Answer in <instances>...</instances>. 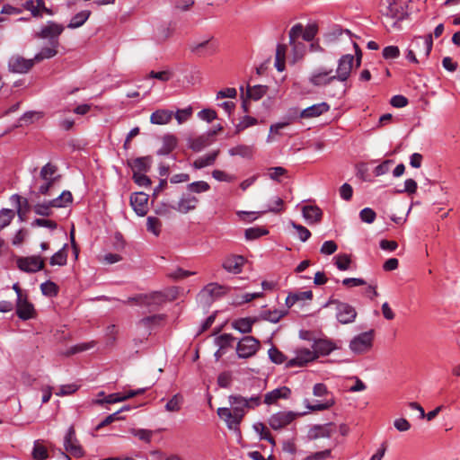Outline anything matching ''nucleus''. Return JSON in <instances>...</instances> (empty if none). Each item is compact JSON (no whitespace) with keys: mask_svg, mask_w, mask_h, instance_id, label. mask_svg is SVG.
Instances as JSON below:
<instances>
[{"mask_svg":"<svg viewBox=\"0 0 460 460\" xmlns=\"http://www.w3.org/2000/svg\"><path fill=\"white\" fill-rule=\"evenodd\" d=\"M304 414H305V412L301 413L292 411H279L272 414L269 418L268 422L272 429L279 430L289 425L297 416H302Z\"/></svg>","mask_w":460,"mask_h":460,"instance_id":"0eeeda50","label":"nucleus"},{"mask_svg":"<svg viewBox=\"0 0 460 460\" xmlns=\"http://www.w3.org/2000/svg\"><path fill=\"white\" fill-rule=\"evenodd\" d=\"M235 338L230 333H223L214 339V343L217 345L221 350L226 351L228 348L233 346Z\"/></svg>","mask_w":460,"mask_h":460,"instance_id":"f704fd0d","label":"nucleus"},{"mask_svg":"<svg viewBox=\"0 0 460 460\" xmlns=\"http://www.w3.org/2000/svg\"><path fill=\"white\" fill-rule=\"evenodd\" d=\"M43 0H28L23 4V8L30 11L32 16L41 17Z\"/></svg>","mask_w":460,"mask_h":460,"instance_id":"a19ab883","label":"nucleus"},{"mask_svg":"<svg viewBox=\"0 0 460 460\" xmlns=\"http://www.w3.org/2000/svg\"><path fill=\"white\" fill-rule=\"evenodd\" d=\"M318 32V25L315 22L309 23L304 28L303 40L305 41H312Z\"/></svg>","mask_w":460,"mask_h":460,"instance_id":"bf43d9fd","label":"nucleus"},{"mask_svg":"<svg viewBox=\"0 0 460 460\" xmlns=\"http://www.w3.org/2000/svg\"><path fill=\"white\" fill-rule=\"evenodd\" d=\"M31 454L34 460H46L49 456L46 447L39 440L34 442Z\"/></svg>","mask_w":460,"mask_h":460,"instance_id":"a18cd8bd","label":"nucleus"},{"mask_svg":"<svg viewBox=\"0 0 460 460\" xmlns=\"http://www.w3.org/2000/svg\"><path fill=\"white\" fill-rule=\"evenodd\" d=\"M291 395V390L288 386H281L268 392L264 397V403L271 405L277 403L279 399H288Z\"/></svg>","mask_w":460,"mask_h":460,"instance_id":"aec40b11","label":"nucleus"},{"mask_svg":"<svg viewBox=\"0 0 460 460\" xmlns=\"http://www.w3.org/2000/svg\"><path fill=\"white\" fill-rule=\"evenodd\" d=\"M64 26L54 22H49L44 25L36 37L40 39H48L51 41H58V38L64 31Z\"/></svg>","mask_w":460,"mask_h":460,"instance_id":"dca6fc26","label":"nucleus"},{"mask_svg":"<svg viewBox=\"0 0 460 460\" xmlns=\"http://www.w3.org/2000/svg\"><path fill=\"white\" fill-rule=\"evenodd\" d=\"M335 265L340 270H347L349 269L351 259L349 254H338L334 257Z\"/></svg>","mask_w":460,"mask_h":460,"instance_id":"864d4df0","label":"nucleus"},{"mask_svg":"<svg viewBox=\"0 0 460 460\" xmlns=\"http://www.w3.org/2000/svg\"><path fill=\"white\" fill-rule=\"evenodd\" d=\"M268 87L266 85L256 84L252 87H247V96L253 101L261 100L267 93Z\"/></svg>","mask_w":460,"mask_h":460,"instance_id":"4c0bfd02","label":"nucleus"},{"mask_svg":"<svg viewBox=\"0 0 460 460\" xmlns=\"http://www.w3.org/2000/svg\"><path fill=\"white\" fill-rule=\"evenodd\" d=\"M269 231L262 227H250L245 230L244 235L247 240H255L268 234Z\"/></svg>","mask_w":460,"mask_h":460,"instance_id":"603ef678","label":"nucleus"},{"mask_svg":"<svg viewBox=\"0 0 460 460\" xmlns=\"http://www.w3.org/2000/svg\"><path fill=\"white\" fill-rule=\"evenodd\" d=\"M172 112L167 110H157L150 116V121L156 125H164L171 121Z\"/></svg>","mask_w":460,"mask_h":460,"instance_id":"2f4dec72","label":"nucleus"},{"mask_svg":"<svg viewBox=\"0 0 460 460\" xmlns=\"http://www.w3.org/2000/svg\"><path fill=\"white\" fill-rule=\"evenodd\" d=\"M329 110H330V105L327 102H323L314 104L310 107H307V108L302 110L299 113V116L302 119L315 118V117H319L322 114L327 112Z\"/></svg>","mask_w":460,"mask_h":460,"instance_id":"412c9836","label":"nucleus"},{"mask_svg":"<svg viewBox=\"0 0 460 460\" xmlns=\"http://www.w3.org/2000/svg\"><path fill=\"white\" fill-rule=\"evenodd\" d=\"M312 349L315 352L316 358H317L319 356L329 355L331 352H332L336 349V346L330 340L318 339L314 341Z\"/></svg>","mask_w":460,"mask_h":460,"instance_id":"4be33fe9","label":"nucleus"},{"mask_svg":"<svg viewBox=\"0 0 460 460\" xmlns=\"http://www.w3.org/2000/svg\"><path fill=\"white\" fill-rule=\"evenodd\" d=\"M375 331L369 330L356 335L349 342V349L355 354H363L373 347Z\"/></svg>","mask_w":460,"mask_h":460,"instance_id":"39448f33","label":"nucleus"},{"mask_svg":"<svg viewBox=\"0 0 460 460\" xmlns=\"http://www.w3.org/2000/svg\"><path fill=\"white\" fill-rule=\"evenodd\" d=\"M331 305H335V316L340 323L349 324L355 321L357 317V311L354 306L332 297L326 302L324 307L330 306Z\"/></svg>","mask_w":460,"mask_h":460,"instance_id":"f03ea898","label":"nucleus"},{"mask_svg":"<svg viewBox=\"0 0 460 460\" xmlns=\"http://www.w3.org/2000/svg\"><path fill=\"white\" fill-rule=\"evenodd\" d=\"M302 214L308 224H314L321 221L323 211L317 206L306 205L302 208Z\"/></svg>","mask_w":460,"mask_h":460,"instance_id":"5701e85b","label":"nucleus"},{"mask_svg":"<svg viewBox=\"0 0 460 460\" xmlns=\"http://www.w3.org/2000/svg\"><path fill=\"white\" fill-rule=\"evenodd\" d=\"M18 267L21 270L33 273L44 268L45 262L40 256L32 255L20 258L17 261Z\"/></svg>","mask_w":460,"mask_h":460,"instance_id":"f8f14e48","label":"nucleus"},{"mask_svg":"<svg viewBox=\"0 0 460 460\" xmlns=\"http://www.w3.org/2000/svg\"><path fill=\"white\" fill-rule=\"evenodd\" d=\"M50 44V47L41 49V50L35 55L33 58L34 62H40L43 59L51 58L58 54L57 48L58 46V41H51Z\"/></svg>","mask_w":460,"mask_h":460,"instance_id":"473e14b6","label":"nucleus"},{"mask_svg":"<svg viewBox=\"0 0 460 460\" xmlns=\"http://www.w3.org/2000/svg\"><path fill=\"white\" fill-rule=\"evenodd\" d=\"M411 47L418 51L420 55L428 58L433 47L432 34L415 37L411 41Z\"/></svg>","mask_w":460,"mask_h":460,"instance_id":"4468645a","label":"nucleus"},{"mask_svg":"<svg viewBox=\"0 0 460 460\" xmlns=\"http://www.w3.org/2000/svg\"><path fill=\"white\" fill-rule=\"evenodd\" d=\"M34 59H26L20 55H13L8 60V70L12 73L24 74L34 66Z\"/></svg>","mask_w":460,"mask_h":460,"instance_id":"9b49d317","label":"nucleus"},{"mask_svg":"<svg viewBox=\"0 0 460 460\" xmlns=\"http://www.w3.org/2000/svg\"><path fill=\"white\" fill-rule=\"evenodd\" d=\"M64 447L66 452L75 457L84 456V450L80 446L76 437L75 431L73 427H70L64 438Z\"/></svg>","mask_w":460,"mask_h":460,"instance_id":"ddd939ff","label":"nucleus"},{"mask_svg":"<svg viewBox=\"0 0 460 460\" xmlns=\"http://www.w3.org/2000/svg\"><path fill=\"white\" fill-rule=\"evenodd\" d=\"M172 151V137L166 136L163 140L162 146L157 150L158 155H168Z\"/></svg>","mask_w":460,"mask_h":460,"instance_id":"e2e57ef3","label":"nucleus"},{"mask_svg":"<svg viewBox=\"0 0 460 460\" xmlns=\"http://www.w3.org/2000/svg\"><path fill=\"white\" fill-rule=\"evenodd\" d=\"M124 401L125 397H123V393H115L107 395L104 399H94L92 401V404L102 405L103 403H116Z\"/></svg>","mask_w":460,"mask_h":460,"instance_id":"37998d69","label":"nucleus"},{"mask_svg":"<svg viewBox=\"0 0 460 460\" xmlns=\"http://www.w3.org/2000/svg\"><path fill=\"white\" fill-rule=\"evenodd\" d=\"M260 341L252 336H244L237 343L236 353L240 358H248L256 354Z\"/></svg>","mask_w":460,"mask_h":460,"instance_id":"423d86ee","label":"nucleus"},{"mask_svg":"<svg viewBox=\"0 0 460 460\" xmlns=\"http://www.w3.org/2000/svg\"><path fill=\"white\" fill-rule=\"evenodd\" d=\"M66 244L62 249L54 253L50 258L49 263L52 266H64L67 261V253L66 252Z\"/></svg>","mask_w":460,"mask_h":460,"instance_id":"c03bdc74","label":"nucleus"},{"mask_svg":"<svg viewBox=\"0 0 460 460\" xmlns=\"http://www.w3.org/2000/svg\"><path fill=\"white\" fill-rule=\"evenodd\" d=\"M359 217L361 221L367 224H372L376 217V214L372 208H365L359 212Z\"/></svg>","mask_w":460,"mask_h":460,"instance_id":"774afa93","label":"nucleus"},{"mask_svg":"<svg viewBox=\"0 0 460 460\" xmlns=\"http://www.w3.org/2000/svg\"><path fill=\"white\" fill-rule=\"evenodd\" d=\"M299 113H300V111L297 108H296V107L290 108L288 111V113H287V118L288 119V121H287V122H279V123H276L274 125H271L270 126V132L277 134L279 129L284 128L287 126H288L290 121L295 120V119L300 118Z\"/></svg>","mask_w":460,"mask_h":460,"instance_id":"c756f323","label":"nucleus"},{"mask_svg":"<svg viewBox=\"0 0 460 460\" xmlns=\"http://www.w3.org/2000/svg\"><path fill=\"white\" fill-rule=\"evenodd\" d=\"M43 295L55 296L58 294V286L52 281H46L40 285Z\"/></svg>","mask_w":460,"mask_h":460,"instance_id":"69168bd1","label":"nucleus"},{"mask_svg":"<svg viewBox=\"0 0 460 460\" xmlns=\"http://www.w3.org/2000/svg\"><path fill=\"white\" fill-rule=\"evenodd\" d=\"M228 402L230 403V406L232 407V412L234 416L235 421H238V423L240 424L245 415V409H247L246 406L243 405L242 402H232L230 400V396L228 397Z\"/></svg>","mask_w":460,"mask_h":460,"instance_id":"09e8293b","label":"nucleus"},{"mask_svg":"<svg viewBox=\"0 0 460 460\" xmlns=\"http://www.w3.org/2000/svg\"><path fill=\"white\" fill-rule=\"evenodd\" d=\"M305 407L312 411L328 410L335 404L334 397L332 395L323 402H317L315 404H310L308 399H305Z\"/></svg>","mask_w":460,"mask_h":460,"instance_id":"e433bc0d","label":"nucleus"},{"mask_svg":"<svg viewBox=\"0 0 460 460\" xmlns=\"http://www.w3.org/2000/svg\"><path fill=\"white\" fill-rule=\"evenodd\" d=\"M14 217V212L12 209L3 208L0 210V231L7 226Z\"/></svg>","mask_w":460,"mask_h":460,"instance_id":"13d9d810","label":"nucleus"},{"mask_svg":"<svg viewBox=\"0 0 460 460\" xmlns=\"http://www.w3.org/2000/svg\"><path fill=\"white\" fill-rule=\"evenodd\" d=\"M150 166V160L147 157H140L131 162L133 173H143L146 172Z\"/></svg>","mask_w":460,"mask_h":460,"instance_id":"79ce46f5","label":"nucleus"},{"mask_svg":"<svg viewBox=\"0 0 460 460\" xmlns=\"http://www.w3.org/2000/svg\"><path fill=\"white\" fill-rule=\"evenodd\" d=\"M256 322V318H239L233 322V327L239 331L241 333H250L252 329V324Z\"/></svg>","mask_w":460,"mask_h":460,"instance_id":"7c9ffc66","label":"nucleus"},{"mask_svg":"<svg viewBox=\"0 0 460 460\" xmlns=\"http://www.w3.org/2000/svg\"><path fill=\"white\" fill-rule=\"evenodd\" d=\"M52 208L54 207L50 204V201H49L36 204L33 210L37 215L48 217L51 215Z\"/></svg>","mask_w":460,"mask_h":460,"instance_id":"052dcab7","label":"nucleus"},{"mask_svg":"<svg viewBox=\"0 0 460 460\" xmlns=\"http://www.w3.org/2000/svg\"><path fill=\"white\" fill-rule=\"evenodd\" d=\"M198 199L190 194H186L181 197L178 202V209L182 213L194 209L198 204Z\"/></svg>","mask_w":460,"mask_h":460,"instance_id":"c85d7f7f","label":"nucleus"},{"mask_svg":"<svg viewBox=\"0 0 460 460\" xmlns=\"http://www.w3.org/2000/svg\"><path fill=\"white\" fill-rule=\"evenodd\" d=\"M130 433L139 440L149 443L155 434V431L144 429H133L130 430Z\"/></svg>","mask_w":460,"mask_h":460,"instance_id":"de8ad7c7","label":"nucleus"},{"mask_svg":"<svg viewBox=\"0 0 460 460\" xmlns=\"http://www.w3.org/2000/svg\"><path fill=\"white\" fill-rule=\"evenodd\" d=\"M258 123L257 119L245 115L242 118L240 122L235 126V133L239 134L249 127L254 126Z\"/></svg>","mask_w":460,"mask_h":460,"instance_id":"8fccbe9b","label":"nucleus"},{"mask_svg":"<svg viewBox=\"0 0 460 460\" xmlns=\"http://www.w3.org/2000/svg\"><path fill=\"white\" fill-rule=\"evenodd\" d=\"M231 156H241L246 159H252L254 154V147L247 145H237L228 150Z\"/></svg>","mask_w":460,"mask_h":460,"instance_id":"cd10ccee","label":"nucleus"},{"mask_svg":"<svg viewBox=\"0 0 460 460\" xmlns=\"http://www.w3.org/2000/svg\"><path fill=\"white\" fill-rule=\"evenodd\" d=\"M353 62L354 56L351 54H345L340 58L336 74L334 75L338 81L346 82L348 80L351 73Z\"/></svg>","mask_w":460,"mask_h":460,"instance_id":"9d476101","label":"nucleus"},{"mask_svg":"<svg viewBox=\"0 0 460 460\" xmlns=\"http://www.w3.org/2000/svg\"><path fill=\"white\" fill-rule=\"evenodd\" d=\"M287 46L278 44L275 56V67L278 71L282 72L285 69Z\"/></svg>","mask_w":460,"mask_h":460,"instance_id":"c9c22d12","label":"nucleus"},{"mask_svg":"<svg viewBox=\"0 0 460 460\" xmlns=\"http://www.w3.org/2000/svg\"><path fill=\"white\" fill-rule=\"evenodd\" d=\"M334 80L337 79L333 75V69H327L325 67H320L314 70L309 77V83L314 86H324L331 84Z\"/></svg>","mask_w":460,"mask_h":460,"instance_id":"1a4fd4ad","label":"nucleus"},{"mask_svg":"<svg viewBox=\"0 0 460 460\" xmlns=\"http://www.w3.org/2000/svg\"><path fill=\"white\" fill-rule=\"evenodd\" d=\"M382 55L385 59H394L399 58L400 49L397 46L390 45L383 49Z\"/></svg>","mask_w":460,"mask_h":460,"instance_id":"0e129e2a","label":"nucleus"},{"mask_svg":"<svg viewBox=\"0 0 460 460\" xmlns=\"http://www.w3.org/2000/svg\"><path fill=\"white\" fill-rule=\"evenodd\" d=\"M232 374L229 371H224L217 376V385L222 388H228L232 384Z\"/></svg>","mask_w":460,"mask_h":460,"instance_id":"338daca9","label":"nucleus"},{"mask_svg":"<svg viewBox=\"0 0 460 460\" xmlns=\"http://www.w3.org/2000/svg\"><path fill=\"white\" fill-rule=\"evenodd\" d=\"M247 260L243 255L231 253L223 259L221 266L226 272L237 275L243 271V268Z\"/></svg>","mask_w":460,"mask_h":460,"instance_id":"6e6552de","label":"nucleus"},{"mask_svg":"<svg viewBox=\"0 0 460 460\" xmlns=\"http://www.w3.org/2000/svg\"><path fill=\"white\" fill-rule=\"evenodd\" d=\"M90 15H91V11H89V10H83V11L77 13L71 18L67 27L70 29H75V28L81 27L88 20Z\"/></svg>","mask_w":460,"mask_h":460,"instance_id":"72a5a7b5","label":"nucleus"},{"mask_svg":"<svg viewBox=\"0 0 460 460\" xmlns=\"http://www.w3.org/2000/svg\"><path fill=\"white\" fill-rule=\"evenodd\" d=\"M219 150H214L208 154H207L206 155H203V156H200L199 158H197L194 162H193V167L195 169H202L204 167H207V166H209V165H212L215 164L218 155H219Z\"/></svg>","mask_w":460,"mask_h":460,"instance_id":"bb28decb","label":"nucleus"},{"mask_svg":"<svg viewBox=\"0 0 460 460\" xmlns=\"http://www.w3.org/2000/svg\"><path fill=\"white\" fill-rule=\"evenodd\" d=\"M73 201V197L70 191L64 190L58 198L50 200V204L54 208H64Z\"/></svg>","mask_w":460,"mask_h":460,"instance_id":"ea45409f","label":"nucleus"},{"mask_svg":"<svg viewBox=\"0 0 460 460\" xmlns=\"http://www.w3.org/2000/svg\"><path fill=\"white\" fill-rule=\"evenodd\" d=\"M336 432V425L332 422L325 423L323 425H314L309 430L308 437L311 439H317L320 438H331Z\"/></svg>","mask_w":460,"mask_h":460,"instance_id":"6ab92c4d","label":"nucleus"},{"mask_svg":"<svg viewBox=\"0 0 460 460\" xmlns=\"http://www.w3.org/2000/svg\"><path fill=\"white\" fill-rule=\"evenodd\" d=\"M137 304L145 305H160L165 301V296L161 292H154L149 295H141L133 298Z\"/></svg>","mask_w":460,"mask_h":460,"instance_id":"b1692460","label":"nucleus"},{"mask_svg":"<svg viewBox=\"0 0 460 460\" xmlns=\"http://www.w3.org/2000/svg\"><path fill=\"white\" fill-rule=\"evenodd\" d=\"M314 359H316V355L314 349H303L297 351L296 356L294 358L286 362V367H301Z\"/></svg>","mask_w":460,"mask_h":460,"instance_id":"2eb2a0df","label":"nucleus"},{"mask_svg":"<svg viewBox=\"0 0 460 460\" xmlns=\"http://www.w3.org/2000/svg\"><path fill=\"white\" fill-rule=\"evenodd\" d=\"M218 417L225 420L226 427L229 429L237 430L239 429V423L238 421H235L234 416L232 412V410L227 407H220L217 409V411Z\"/></svg>","mask_w":460,"mask_h":460,"instance_id":"a878e982","label":"nucleus"},{"mask_svg":"<svg viewBox=\"0 0 460 460\" xmlns=\"http://www.w3.org/2000/svg\"><path fill=\"white\" fill-rule=\"evenodd\" d=\"M60 177L55 164L51 163L45 164L40 172V180L42 182L38 188L39 193L47 195L49 190L60 180Z\"/></svg>","mask_w":460,"mask_h":460,"instance_id":"7ed1b4c3","label":"nucleus"},{"mask_svg":"<svg viewBox=\"0 0 460 460\" xmlns=\"http://www.w3.org/2000/svg\"><path fill=\"white\" fill-rule=\"evenodd\" d=\"M268 355H269V358L270 359L275 363V364H282L284 362L287 361V357L284 355L283 352H281L278 348H276L275 346H272L269 350H268Z\"/></svg>","mask_w":460,"mask_h":460,"instance_id":"3c124183","label":"nucleus"},{"mask_svg":"<svg viewBox=\"0 0 460 460\" xmlns=\"http://www.w3.org/2000/svg\"><path fill=\"white\" fill-rule=\"evenodd\" d=\"M193 114V109L191 106H188L184 109H177L174 111V119L177 120L179 124H182L189 120Z\"/></svg>","mask_w":460,"mask_h":460,"instance_id":"49530a36","label":"nucleus"},{"mask_svg":"<svg viewBox=\"0 0 460 460\" xmlns=\"http://www.w3.org/2000/svg\"><path fill=\"white\" fill-rule=\"evenodd\" d=\"M219 42L214 37H209L200 42H193L189 45L190 51L199 58H208L217 53Z\"/></svg>","mask_w":460,"mask_h":460,"instance_id":"20e7f679","label":"nucleus"},{"mask_svg":"<svg viewBox=\"0 0 460 460\" xmlns=\"http://www.w3.org/2000/svg\"><path fill=\"white\" fill-rule=\"evenodd\" d=\"M161 221L155 217H148L146 219V228L147 231L154 234L155 236H158L161 232Z\"/></svg>","mask_w":460,"mask_h":460,"instance_id":"5fc2aeb1","label":"nucleus"},{"mask_svg":"<svg viewBox=\"0 0 460 460\" xmlns=\"http://www.w3.org/2000/svg\"><path fill=\"white\" fill-rule=\"evenodd\" d=\"M148 195L144 192H136L130 196V205L140 217L145 216L148 210Z\"/></svg>","mask_w":460,"mask_h":460,"instance_id":"f3484780","label":"nucleus"},{"mask_svg":"<svg viewBox=\"0 0 460 460\" xmlns=\"http://www.w3.org/2000/svg\"><path fill=\"white\" fill-rule=\"evenodd\" d=\"M230 400L234 403L242 402L243 405L246 406L247 409H255L261 404V397L259 394L252 395L249 398L242 395H230Z\"/></svg>","mask_w":460,"mask_h":460,"instance_id":"393cba45","label":"nucleus"},{"mask_svg":"<svg viewBox=\"0 0 460 460\" xmlns=\"http://www.w3.org/2000/svg\"><path fill=\"white\" fill-rule=\"evenodd\" d=\"M209 145L208 137L205 136H200L197 138H194L190 143V147L194 152H199L204 149L206 146Z\"/></svg>","mask_w":460,"mask_h":460,"instance_id":"6e6d98bb","label":"nucleus"},{"mask_svg":"<svg viewBox=\"0 0 460 460\" xmlns=\"http://www.w3.org/2000/svg\"><path fill=\"white\" fill-rule=\"evenodd\" d=\"M287 314L286 311H279V310H266L262 311L260 314L261 319L269 321L272 323H277L279 320Z\"/></svg>","mask_w":460,"mask_h":460,"instance_id":"58836bf2","label":"nucleus"},{"mask_svg":"<svg viewBox=\"0 0 460 460\" xmlns=\"http://www.w3.org/2000/svg\"><path fill=\"white\" fill-rule=\"evenodd\" d=\"M187 189L190 192L201 193L209 190L210 186L207 181H199L188 184Z\"/></svg>","mask_w":460,"mask_h":460,"instance_id":"4d7b16f0","label":"nucleus"},{"mask_svg":"<svg viewBox=\"0 0 460 460\" xmlns=\"http://www.w3.org/2000/svg\"><path fill=\"white\" fill-rule=\"evenodd\" d=\"M410 2V0H385L380 4V13L393 20V25L394 26L409 17Z\"/></svg>","mask_w":460,"mask_h":460,"instance_id":"f257e3e1","label":"nucleus"},{"mask_svg":"<svg viewBox=\"0 0 460 460\" xmlns=\"http://www.w3.org/2000/svg\"><path fill=\"white\" fill-rule=\"evenodd\" d=\"M16 314L22 320L34 317L35 310L33 305L29 302L27 295L16 299Z\"/></svg>","mask_w":460,"mask_h":460,"instance_id":"a211bd4d","label":"nucleus"},{"mask_svg":"<svg viewBox=\"0 0 460 460\" xmlns=\"http://www.w3.org/2000/svg\"><path fill=\"white\" fill-rule=\"evenodd\" d=\"M79 389V385L76 384H68L60 385L58 390L56 392L57 396H66L75 394Z\"/></svg>","mask_w":460,"mask_h":460,"instance_id":"680f3d73","label":"nucleus"}]
</instances>
